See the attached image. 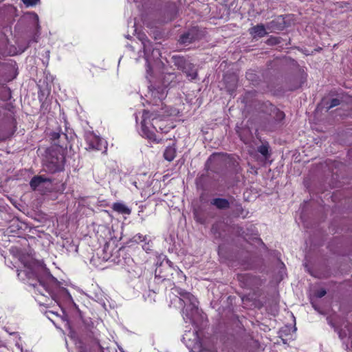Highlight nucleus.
Instances as JSON below:
<instances>
[{"mask_svg":"<svg viewBox=\"0 0 352 352\" xmlns=\"http://www.w3.org/2000/svg\"><path fill=\"white\" fill-rule=\"evenodd\" d=\"M27 267L26 274L29 277L35 276L38 280L36 291L45 297L50 296L57 305L64 310L65 307H76L71 294L50 273L45 272L44 276L38 274V267L35 262L25 264Z\"/></svg>","mask_w":352,"mask_h":352,"instance_id":"f257e3e1","label":"nucleus"},{"mask_svg":"<svg viewBox=\"0 0 352 352\" xmlns=\"http://www.w3.org/2000/svg\"><path fill=\"white\" fill-rule=\"evenodd\" d=\"M178 294L180 295V300L184 304L182 314L185 322L194 324L196 318L199 315L197 298L190 293L181 289L178 290Z\"/></svg>","mask_w":352,"mask_h":352,"instance_id":"f03ea898","label":"nucleus"},{"mask_svg":"<svg viewBox=\"0 0 352 352\" xmlns=\"http://www.w3.org/2000/svg\"><path fill=\"white\" fill-rule=\"evenodd\" d=\"M157 117L153 112L144 110L142 116V120L138 126V130L142 137L151 142L158 143L160 140L156 135L157 128L155 125V122H157Z\"/></svg>","mask_w":352,"mask_h":352,"instance_id":"7ed1b4c3","label":"nucleus"},{"mask_svg":"<svg viewBox=\"0 0 352 352\" xmlns=\"http://www.w3.org/2000/svg\"><path fill=\"white\" fill-rule=\"evenodd\" d=\"M65 163V157L60 152V148L58 151H52L47 156L44 161V165L47 170L50 173H55L61 170Z\"/></svg>","mask_w":352,"mask_h":352,"instance_id":"20e7f679","label":"nucleus"},{"mask_svg":"<svg viewBox=\"0 0 352 352\" xmlns=\"http://www.w3.org/2000/svg\"><path fill=\"white\" fill-rule=\"evenodd\" d=\"M183 342L190 352H208L203 349L197 331H186L182 338Z\"/></svg>","mask_w":352,"mask_h":352,"instance_id":"39448f33","label":"nucleus"},{"mask_svg":"<svg viewBox=\"0 0 352 352\" xmlns=\"http://www.w3.org/2000/svg\"><path fill=\"white\" fill-rule=\"evenodd\" d=\"M140 40L142 42L143 45L145 59L147 63V72H148L150 69V65L153 60L155 61L160 58V54L158 50L153 49L151 55L149 54L151 50H152L151 43L148 41L145 35H142L140 36Z\"/></svg>","mask_w":352,"mask_h":352,"instance_id":"423d86ee","label":"nucleus"},{"mask_svg":"<svg viewBox=\"0 0 352 352\" xmlns=\"http://www.w3.org/2000/svg\"><path fill=\"white\" fill-rule=\"evenodd\" d=\"M165 87L148 88V94L146 95L150 103L155 106H161L163 109V100L166 97Z\"/></svg>","mask_w":352,"mask_h":352,"instance_id":"0eeeda50","label":"nucleus"},{"mask_svg":"<svg viewBox=\"0 0 352 352\" xmlns=\"http://www.w3.org/2000/svg\"><path fill=\"white\" fill-rule=\"evenodd\" d=\"M30 185L32 190H38L41 193H45L52 189V182L49 178L43 176H35L30 182Z\"/></svg>","mask_w":352,"mask_h":352,"instance_id":"6e6552de","label":"nucleus"},{"mask_svg":"<svg viewBox=\"0 0 352 352\" xmlns=\"http://www.w3.org/2000/svg\"><path fill=\"white\" fill-rule=\"evenodd\" d=\"M175 64L177 65L178 68L182 69V71L186 74V76L190 80L196 78L197 76V70L192 63L186 61L183 58H178L175 61Z\"/></svg>","mask_w":352,"mask_h":352,"instance_id":"1a4fd4ad","label":"nucleus"},{"mask_svg":"<svg viewBox=\"0 0 352 352\" xmlns=\"http://www.w3.org/2000/svg\"><path fill=\"white\" fill-rule=\"evenodd\" d=\"M86 142L90 150L100 151L106 148L105 142L94 133H89L86 135Z\"/></svg>","mask_w":352,"mask_h":352,"instance_id":"9d476101","label":"nucleus"},{"mask_svg":"<svg viewBox=\"0 0 352 352\" xmlns=\"http://www.w3.org/2000/svg\"><path fill=\"white\" fill-rule=\"evenodd\" d=\"M153 112L154 113V115L156 116L157 119V122H155V125L157 128V133H167L169 128H167L166 120L164 118L165 117V116H168V114L165 115L164 113H158L155 110H153Z\"/></svg>","mask_w":352,"mask_h":352,"instance_id":"9b49d317","label":"nucleus"},{"mask_svg":"<svg viewBox=\"0 0 352 352\" xmlns=\"http://www.w3.org/2000/svg\"><path fill=\"white\" fill-rule=\"evenodd\" d=\"M250 32L254 36L263 37L267 34V31L263 25H257L250 30Z\"/></svg>","mask_w":352,"mask_h":352,"instance_id":"f8f14e48","label":"nucleus"},{"mask_svg":"<svg viewBox=\"0 0 352 352\" xmlns=\"http://www.w3.org/2000/svg\"><path fill=\"white\" fill-rule=\"evenodd\" d=\"M112 208L114 211L120 214H129L131 213V210L122 203H114L113 204Z\"/></svg>","mask_w":352,"mask_h":352,"instance_id":"ddd939ff","label":"nucleus"},{"mask_svg":"<svg viewBox=\"0 0 352 352\" xmlns=\"http://www.w3.org/2000/svg\"><path fill=\"white\" fill-rule=\"evenodd\" d=\"M211 204L215 206L219 209H226L230 206L228 201L226 199L217 198L211 201Z\"/></svg>","mask_w":352,"mask_h":352,"instance_id":"4468645a","label":"nucleus"},{"mask_svg":"<svg viewBox=\"0 0 352 352\" xmlns=\"http://www.w3.org/2000/svg\"><path fill=\"white\" fill-rule=\"evenodd\" d=\"M175 155L176 149L173 146L166 147L164 153V158L169 162H171L174 160Z\"/></svg>","mask_w":352,"mask_h":352,"instance_id":"2eb2a0df","label":"nucleus"},{"mask_svg":"<svg viewBox=\"0 0 352 352\" xmlns=\"http://www.w3.org/2000/svg\"><path fill=\"white\" fill-rule=\"evenodd\" d=\"M111 243V241L107 242L102 249V254L101 255V257L103 261H109L112 256L111 250H109Z\"/></svg>","mask_w":352,"mask_h":352,"instance_id":"dca6fc26","label":"nucleus"},{"mask_svg":"<svg viewBox=\"0 0 352 352\" xmlns=\"http://www.w3.org/2000/svg\"><path fill=\"white\" fill-rule=\"evenodd\" d=\"M192 39H193V36L191 35L190 33L188 32V33L183 34L180 37V42L182 43H190V42H192Z\"/></svg>","mask_w":352,"mask_h":352,"instance_id":"f3484780","label":"nucleus"},{"mask_svg":"<svg viewBox=\"0 0 352 352\" xmlns=\"http://www.w3.org/2000/svg\"><path fill=\"white\" fill-rule=\"evenodd\" d=\"M268 149L269 147L267 144H262L258 147V151L262 155L267 158L268 156Z\"/></svg>","mask_w":352,"mask_h":352,"instance_id":"a211bd4d","label":"nucleus"},{"mask_svg":"<svg viewBox=\"0 0 352 352\" xmlns=\"http://www.w3.org/2000/svg\"><path fill=\"white\" fill-rule=\"evenodd\" d=\"M347 328L346 330L341 329L339 331V336L341 339L346 338V336H350L351 335V327L349 326H346Z\"/></svg>","mask_w":352,"mask_h":352,"instance_id":"6ab92c4d","label":"nucleus"},{"mask_svg":"<svg viewBox=\"0 0 352 352\" xmlns=\"http://www.w3.org/2000/svg\"><path fill=\"white\" fill-rule=\"evenodd\" d=\"M22 1L27 7H29L36 5L38 0H22Z\"/></svg>","mask_w":352,"mask_h":352,"instance_id":"aec40b11","label":"nucleus"},{"mask_svg":"<svg viewBox=\"0 0 352 352\" xmlns=\"http://www.w3.org/2000/svg\"><path fill=\"white\" fill-rule=\"evenodd\" d=\"M339 104V100L338 99H333L331 100V104L329 106V108H332L333 107H336Z\"/></svg>","mask_w":352,"mask_h":352,"instance_id":"412c9836","label":"nucleus"},{"mask_svg":"<svg viewBox=\"0 0 352 352\" xmlns=\"http://www.w3.org/2000/svg\"><path fill=\"white\" fill-rule=\"evenodd\" d=\"M326 294V291L323 289L319 290L318 292H317V297L318 298H322V296H324V295Z\"/></svg>","mask_w":352,"mask_h":352,"instance_id":"4be33fe9","label":"nucleus"},{"mask_svg":"<svg viewBox=\"0 0 352 352\" xmlns=\"http://www.w3.org/2000/svg\"><path fill=\"white\" fill-rule=\"evenodd\" d=\"M135 237H137L138 239L141 241H144L145 239V236H142L140 234L137 235Z\"/></svg>","mask_w":352,"mask_h":352,"instance_id":"5701e85b","label":"nucleus"},{"mask_svg":"<svg viewBox=\"0 0 352 352\" xmlns=\"http://www.w3.org/2000/svg\"><path fill=\"white\" fill-rule=\"evenodd\" d=\"M148 246H149V245H148V244H146H146H144V245H143V248H144V250H145L146 251L149 250L150 249H149V247H148Z\"/></svg>","mask_w":352,"mask_h":352,"instance_id":"b1692460","label":"nucleus"},{"mask_svg":"<svg viewBox=\"0 0 352 352\" xmlns=\"http://www.w3.org/2000/svg\"><path fill=\"white\" fill-rule=\"evenodd\" d=\"M177 273H178V274H179L180 276L183 277V278H184V280L186 279V276H185V275H184V274H183L182 272L179 271V272H178Z\"/></svg>","mask_w":352,"mask_h":352,"instance_id":"393cba45","label":"nucleus"},{"mask_svg":"<svg viewBox=\"0 0 352 352\" xmlns=\"http://www.w3.org/2000/svg\"><path fill=\"white\" fill-rule=\"evenodd\" d=\"M278 118H280V119L284 118V114H283V112H279L278 113Z\"/></svg>","mask_w":352,"mask_h":352,"instance_id":"a878e982","label":"nucleus"},{"mask_svg":"<svg viewBox=\"0 0 352 352\" xmlns=\"http://www.w3.org/2000/svg\"><path fill=\"white\" fill-rule=\"evenodd\" d=\"M33 15H34V19H35L36 21H38V15H37V14H34Z\"/></svg>","mask_w":352,"mask_h":352,"instance_id":"bb28decb","label":"nucleus"},{"mask_svg":"<svg viewBox=\"0 0 352 352\" xmlns=\"http://www.w3.org/2000/svg\"><path fill=\"white\" fill-rule=\"evenodd\" d=\"M311 303H312V305H313V307H314L315 309H316V307H315V305H314L313 302H311Z\"/></svg>","mask_w":352,"mask_h":352,"instance_id":"cd10ccee","label":"nucleus"}]
</instances>
